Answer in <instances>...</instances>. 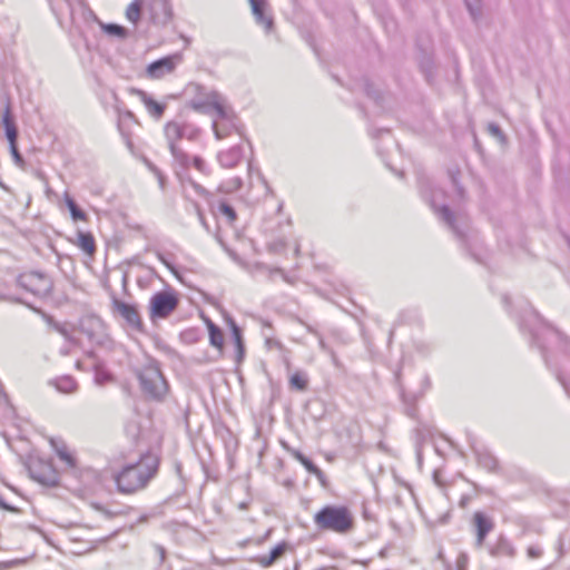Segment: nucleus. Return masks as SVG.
I'll list each match as a JSON object with an SVG mask.
<instances>
[{
	"label": "nucleus",
	"instance_id": "f257e3e1",
	"mask_svg": "<svg viewBox=\"0 0 570 570\" xmlns=\"http://www.w3.org/2000/svg\"><path fill=\"white\" fill-rule=\"evenodd\" d=\"M159 465V455L150 451L141 454L136 462L122 465L112 475L118 492L134 494L146 489L157 475Z\"/></svg>",
	"mask_w": 570,
	"mask_h": 570
},
{
	"label": "nucleus",
	"instance_id": "f03ea898",
	"mask_svg": "<svg viewBox=\"0 0 570 570\" xmlns=\"http://www.w3.org/2000/svg\"><path fill=\"white\" fill-rule=\"evenodd\" d=\"M520 328H528L532 343L538 346L548 366L550 365L548 356L550 345L561 353H568L569 338L547 323L537 311H531L525 318L520 321Z\"/></svg>",
	"mask_w": 570,
	"mask_h": 570
},
{
	"label": "nucleus",
	"instance_id": "7ed1b4c3",
	"mask_svg": "<svg viewBox=\"0 0 570 570\" xmlns=\"http://www.w3.org/2000/svg\"><path fill=\"white\" fill-rule=\"evenodd\" d=\"M165 136L174 158V170L179 179H183L184 171L190 166V157L178 147L177 141L181 139L196 141L200 136V129L187 121L171 120L165 126Z\"/></svg>",
	"mask_w": 570,
	"mask_h": 570
},
{
	"label": "nucleus",
	"instance_id": "20e7f679",
	"mask_svg": "<svg viewBox=\"0 0 570 570\" xmlns=\"http://www.w3.org/2000/svg\"><path fill=\"white\" fill-rule=\"evenodd\" d=\"M209 104L215 110L216 117L213 120V131L217 139H224L236 132L244 136V125L235 114L233 108L227 105L225 97L219 92H213L209 96Z\"/></svg>",
	"mask_w": 570,
	"mask_h": 570
},
{
	"label": "nucleus",
	"instance_id": "39448f33",
	"mask_svg": "<svg viewBox=\"0 0 570 570\" xmlns=\"http://www.w3.org/2000/svg\"><path fill=\"white\" fill-rule=\"evenodd\" d=\"M444 191L441 188H434L431 193L430 205L438 217L453 232L455 237L464 245L469 246L470 224L464 214H454L448 204H439L440 198H444Z\"/></svg>",
	"mask_w": 570,
	"mask_h": 570
},
{
	"label": "nucleus",
	"instance_id": "423d86ee",
	"mask_svg": "<svg viewBox=\"0 0 570 570\" xmlns=\"http://www.w3.org/2000/svg\"><path fill=\"white\" fill-rule=\"evenodd\" d=\"M317 529L340 534L350 533L354 528V517L345 505H325L315 515Z\"/></svg>",
	"mask_w": 570,
	"mask_h": 570
},
{
	"label": "nucleus",
	"instance_id": "0eeeda50",
	"mask_svg": "<svg viewBox=\"0 0 570 570\" xmlns=\"http://www.w3.org/2000/svg\"><path fill=\"white\" fill-rule=\"evenodd\" d=\"M141 391L155 401H163L169 385L157 364L146 365L138 374Z\"/></svg>",
	"mask_w": 570,
	"mask_h": 570
},
{
	"label": "nucleus",
	"instance_id": "6e6552de",
	"mask_svg": "<svg viewBox=\"0 0 570 570\" xmlns=\"http://www.w3.org/2000/svg\"><path fill=\"white\" fill-rule=\"evenodd\" d=\"M17 285L38 298H47L53 289L52 279L45 273L26 272L18 276Z\"/></svg>",
	"mask_w": 570,
	"mask_h": 570
},
{
	"label": "nucleus",
	"instance_id": "1a4fd4ad",
	"mask_svg": "<svg viewBox=\"0 0 570 570\" xmlns=\"http://www.w3.org/2000/svg\"><path fill=\"white\" fill-rule=\"evenodd\" d=\"M27 469L32 480L46 487L59 484V472L51 461L39 456H30L27 461Z\"/></svg>",
	"mask_w": 570,
	"mask_h": 570
},
{
	"label": "nucleus",
	"instance_id": "9d476101",
	"mask_svg": "<svg viewBox=\"0 0 570 570\" xmlns=\"http://www.w3.org/2000/svg\"><path fill=\"white\" fill-rule=\"evenodd\" d=\"M111 312L122 320V326L131 331L142 333L144 323L137 305L126 303L115 296L111 298Z\"/></svg>",
	"mask_w": 570,
	"mask_h": 570
},
{
	"label": "nucleus",
	"instance_id": "9b49d317",
	"mask_svg": "<svg viewBox=\"0 0 570 570\" xmlns=\"http://www.w3.org/2000/svg\"><path fill=\"white\" fill-rule=\"evenodd\" d=\"M178 298L175 294L169 292H158L154 294L149 302L150 318H166L178 306Z\"/></svg>",
	"mask_w": 570,
	"mask_h": 570
},
{
	"label": "nucleus",
	"instance_id": "f8f14e48",
	"mask_svg": "<svg viewBox=\"0 0 570 570\" xmlns=\"http://www.w3.org/2000/svg\"><path fill=\"white\" fill-rule=\"evenodd\" d=\"M471 531L474 534V547L481 549L485 546L488 535L494 530V519L483 511H475L470 520Z\"/></svg>",
	"mask_w": 570,
	"mask_h": 570
},
{
	"label": "nucleus",
	"instance_id": "ddd939ff",
	"mask_svg": "<svg viewBox=\"0 0 570 570\" xmlns=\"http://www.w3.org/2000/svg\"><path fill=\"white\" fill-rule=\"evenodd\" d=\"M181 60V53H174L155 60L148 65L146 70L147 76L151 79H159L165 75L171 73Z\"/></svg>",
	"mask_w": 570,
	"mask_h": 570
},
{
	"label": "nucleus",
	"instance_id": "4468645a",
	"mask_svg": "<svg viewBox=\"0 0 570 570\" xmlns=\"http://www.w3.org/2000/svg\"><path fill=\"white\" fill-rule=\"evenodd\" d=\"M488 553L495 559H513L517 556V549L512 541L503 533H500L495 541L487 546Z\"/></svg>",
	"mask_w": 570,
	"mask_h": 570
},
{
	"label": "nucleus",
	"instance_id": "2eb2a0df",
	"mask_svg": "<svg viewBox=\"0 0 570 570\" xmlns=\"http://www.w3.org/2000/svg\"><path fill=\"white\" fill-rule=\"evenodd\" d=\"M149 10L155 24L167 26L173 20L174 11L169 0H153Z\"/></svg>",
	"mask_w": 570,
	"mask_h": 570
},
{
	"label": "nucleus",
	"instance_id": "dca6fc26",
	"mask_svg": "<svg viewBox=\"0 0 570 570\" xmlns=\"http://www.w3.org/2000/svg\"><path fill=\"white\" fill-rule=\"evenodd\" d=\"M253 16L257 24L264 27L265 31L269 33L274 28V19L269 13L266 0H248Z\"/></svg>",
	"mask_w": 570,
	"mask_h": 570
},
{
	"label": "nucleus",
	"instance_id": "f3484780",
	"mask_svg": "<svg viewBox=\"0 0 570 570\" xmlns=\"http://www.w3.org/2000/svg\"><path fill=\"white\" fill-rule=\"evenodd\" d=\"M473 453L476 458L479 466L485 469L491 473L500 471L499 460L484 446H476L471 444Z\"/></svg>",
	"mask_w": 570,
	"mask_h": 570
},
{
	"label": "nucleus",
	"instance_id": "a211bd4d",
	"mask_svg": "<svg viewBox=\"0 0 570 570\" xmlns=\"http://www.w3.org/2000/svg\"><path fill=\"white\" fill-rule=\"evenodd\" d=\"M244 146L236 145L217 154V160L224 168H234L244 158Z\"/></svg>",
	"mask_w": 570,
	"mask_h": 570
},
{
	"label": "nucleus",
	"instance_id": "6ab92c4d",
	"mask_svg": "<svg viewBox=\"0 0 570 570\" xmlns=\"http://www.w3.org/2000/svg\"><path fill=\"white\" fill-rule=\"evenodd\" d=\"M131 92L140 98L146 109L156 119H160L166 110V104L156 101L151 96L141 89H131Z\"/></svg>",
	"mask_w": 570,
	"mask_h": 570
},
{
	"label": "nucleus",
	"instance_id": "aec40b11",
	"mask_svg": "<svg viewBox=\"0 0 570 570\" xmlns=\"http://www.w3.org/2000/svg\"><path fill=\"white\" fill-rule=\"evenodd\" d=\"M288 549V543L283 541L275 546L268 554H262L256 557L254 560L262 567L267 568L279 560Z\"/></svg>",
	"mask_w": 570,
	"mask_h": 570
},
{
	"label": "nucleus",
	"instance_id": "412c9836",
	"mask_svg": "<svg viewBox=\"0 0 570 570\" xmlns=\"http://www.w3.org/2000/svg\"><path fill=\"white\" fill-rule=\"evenodd\" d=\"M50 443L58 455V458L68 466V468H76L77 466V460L72 452L69 451L68 446L62 440H55L51 439Z\"/></svg>",
	"mask_w": 570,
	"mask_h": 570
},
{
	"label": "nucleus",
	"instance_id": "4be33fe9",
	"mask_svg": "<svg viewBox=\"0 0 570 570\" xmlns=\"http://www.w3.org/2000/svg\"><path fill=\"white\" fill-rule=\"evenodd\" d=\"M49 384L63 394H73L78 391V383L71 375H62L49 381Z\"/></svg>",
	"mask_w": 570,
	"mask_h": 570
},
{
	"label": "nucleus",
	"instance_id": "5701e85b",
	"mask_svg": "<svg viewBox=\"0 0 570 570\" xmlns=\"http://www.w3.org/2000/svg\"><path fill=\"white\" fill-rule=\"evenodd\" d=\"M2 122L6 129V137L9 141V145L17 144L18 139V128L14 124L13 117L11 115L10 105L7 104L3 115H2Z\"/></svg>",
	"mask_w": 570,
	"mask_h": 570
},
{
	"label": "nucleus",
	"instance_id": "b1692460",
	"mask_svg": "<svg viewBox=\"0 0 570 570\" xmlns=\"http://www.w3.org/2000/svg\"><path fill=\"white\" fill-rule=\"evenodd\" d=\"M96 22L100 27V29L109 37L118 38V39H126L129 35V31L127 28L117 24V23H106L95 17Z\"/></svg>",
	"mask_w": 570,
	"mask_h": 570
},
{
	"label": "nucleus",
	"instance_id": "393cba45",
	"mask_svg": "<svg viewBox=\"0 0 570 570\" xmlns=\"http://www.w3.org/2000/svg\"><path fill=\"white\" fill-rule=\"evenodd\" d=\"M230 323V331H232V338L236 346V361L239 363L243 361L245 356V345L243 341V334L240 327L236 324L234 320L229 321Z\"/></svg>",
	"mask_w": 570,
	"mask_h": 570
},
{
	"label": "nucleus",
	"instance_id": "a878e982",
	"mask_svg": "<svg viewBox=\"0 0 570 570\" xmlns=\"http://www.w3.org/2000/svg\"><path fill=\"white\" fill-rule=\"evenodd\" d=\"M77 238V246L80 247L85 253L89 255L95 253L96 244L94 236L90 233L78 232Z\"/></svg>",
	"mask_w": 570,
	"mask_h": 570
},
{
	"label": "nucleus",
	"instance_id": "bb28decb",
	"mask_svg": "<svg viewBox=\"0 0 570 570\" xmlns=\"http://www.w3.org/2000/svg\"><path fill=\"white\" fill-rule=\"evenodd\" d=\"M213 213L215 215L225 216L228 224H233L237 218L235 209L226 202H219L216 206H214Z\"/></svg>",
	"mask_w": 570,
	"mask_h": 570
},
{
	"label": "nucleus",
	"instance_id": "cd10ccee",
	"mask_svg": "<svg viewBox=\"0 0 570 570\" xmlns=\"http://www.w3.org/2000/svg\"><path fill=\"white\" fill-rule=\"evenodd\" d=\"M208 332L210 344L217 348H222L224 345V334L222 330L212 321H208Z\"/></svg>",
	"mask_w": 570,
	"mask_h": 570
},
{
	"label": "nucleus",
	"instance_id": "c85d7f7f",
	"mask_svg": "<svg viewBox=\"0 0 570 570\" xmlns=\"http://www.w3.org/2000/svg\"><path fill=\"white\" fill-rule=\"evenodd\" d=\"M289 386L297 391H305L308 386V377L305 372L297 371L289 377Z\"/></svg>",
	"mask_w": 570,
	"mask_h": 570
},
{
	"label": "nucleus",
	"instance_id": "c756f323",
	"mask_svg": "<svg viewBox=\"0 0 570 570\" xmlns=\"http://www.w3.org/2000/svg\"><path fill=\"white\" fill-rule=\"evenodd\" d=\"M66 205L70 212L71 218L77 220H87V214L77 205V203L66 194L65 197Z\"/></svg>",
	"mask_w": 570,
	"mask_h": 570
},
{
	"label": "nucleus",
	"instance_id": "7c9ffc66",
	"mask_svg": "<svg viewBox=\"0 0 570 570\" xmlns=\"http://www.w3.org/2000/svg\"><path fill=\"white\" fill-rule=\"evenodd\" d=\"M95 372V383L97 385H105L106 383L112 380V375L109 371H107L102 365L96 364L94 367Z\"/></svg>",
	"mask_w": 570,
	"mask_h": 570
},
{
	"label": "nucleus",
	"instance_id": "2f4dec72",
	"mask_svg": "<svg viewBox=\"0 0 570 570\" xmlns=\"http://www.w3.org/2000/svg\"><path fill=\"white\" fill-rule=\"evenodd\" d=\"M242 179L239 177H234L227 181H224L219 185V191L224 194H229L238 190L242 187Z\"/></svg>",
	"mask_w": 570,
	"mask_h": 570
},
{
	"label": "nucleus",
	"instance_id": "473e14b6",
	"mask_svg": "<svg viewBox=\"0 0 570 570\" xmlns=\"http://www.w3.org/2000/svg\"><path fill=\"white\" fill-rule=\"evenodd\" d=\"M140 11H141V1L135 0L131 2L127 10H126V17L129 21L136 23L140 18Z\"/></svg>",
	"mask_w": 570,
	"mask_h": 570
},
{
	"label": "nucleus",
	"instance_id": "72a5a7b5",
	"mask_svg": "<svg viewBox=\"0 0 570 570\" xmlns=\"http://www.w3.org/2000/svg\"><path fill=\"white\" fill-rule=\"evenodd\" d=\"M420 68L429 82H432L433 78V60L430 56H424L420 61Z\"/></svg>",
	"mask_w": 570,
	"mask_h": 570
},
{
	"label": "nucleus",
	"instance_id": "f704fd0d",
	"mask_svg": "<svg viewBox=\"0 0 570 570\" xmlns=\"http://www.w3.org/2000/svg\"><path fill=\"white\" fill-rule=\"evenodd\" d=\"M214 92H216L214 90ZM213 94V91L208 92L205 100H202V99H194L190 101V106L194 110L196 111H200V112H204V114H207L209 112V108L213 109V106L212 104H209V96Z\"/></svg>",
	"mask_w": 570,
	"mask_h": 570
},
{
	"label": "nucleus",
	"instance_id": "c9c22d12",
	"mask_svg": "<svg viewBox=\"0 0 570 570\" xmlns=\"http://www.w3.org/2000/svg\"><path fill=\"white\" fill-rule=\"evenodd\" d=\"M465 6L473 21H478L482 16L481 0H464Z\"/></svg>",
	"mask_w": 570,
	"mask_h": 570
},
{
	"label": "nucleus",
	"instance_id": "e433bc0d",
	"mask_svg": "<svg viewBox=\"0 0 570 570\" xmlns=\"http://www.w3.org/2000/svg\"><path fill=\"white\" fill-rule=\"evenodd\" d=\"M154 550L158 560V567L156 570H170L169 567L165 566V561L167 559V551L160 544H154Z\"/></svg>",
	"mask_w": 570,
	"mask_h": 570
},
{
	"label": "nucleus",
	"instance_id": "4c0bfd02",
	"mask_svg": "<svg viewBox=\"0 0 570 570\" xmlns=\"http://www.w3.org/2000/svg\"><path fill=\"white\" fill-rule=\"evenodd\" d=\"M363 87H364V91L367 95V97H370L377 104L381 102V100H382L381 91L379 89L374 88L373 83H371L368 80H364Z\"/></svg>",
	"mask_w": 570,
	"mask_h": 570
},
{
	"label": "nucleus",
	"instance_id": "58836bf2",
	"mask_svg": "<svg viewBox=\"0 0 570 570\" xmlns=\"http://www.w3.org/2000/svg\"><path fill=\"white\" fill-rule=\"evenodd\" d=\"M450 178L453 185V188L455 190L456 197L459 202H463L465 198V190L464 188L459 184L458 175L453 171H450Z\"/></svg>",
	"mask_w": 570,
	"mask_h": 570
},
{
	"label": "nucleus",
	"instance_id": "ea45409f",
	"mask_svg": "<svg viewBox=\"0 0 570 570\" xmlns=\"http://www.w3.org/2000/svg\"><path fill=\"white\" fill-rule=\"evenodd\" d=\"M302 464L309 473L314 474L315 476H324V472L308 458H306Z\"/></svg>",
	"mask_w": 570,
	"mask_h": 570
},
{
	"label": "nucleus",
	"instance_id": "a19ab883",
	"mask_svg": "<svg viewBox=\"0 0 570 570\" xmlns=\"http://www.w3.org/2000/svg\"><path fill=\"white\" fill-rule=\"evenodd\" d=\"M82 331L88 335L89 340L97 345H104L107 341V336L104 333L95 334L85 327Z\"/></svg>",
	"mask_w": 570,
	"mask_h": 570
},
{
	"label": "nucleus",
	"instance_id": "79ce46f5",
	"mask_svg": "<svg viewBox=\"0 0 570 570\" xmlns=\"http://www.w3.org/2000/svg\"><path fill=\"white\" fill-rule=\"evenodd\" d=\"M193 165H194V167H195L198 171H200V173H203V174H205V175H208V174H209L208 166L206 165L205 160H204L202 157H199V156H195V157L193 158Z\"/></svg>",
	"mask_w": 570,
	"mask_h": 570
},
{
	"label": "nucleus",
	"instance_id": "37998d69",
	"mask_svg": "<svg viewBox=\"0 0 570 570\" xmlns=\"http://www.w3.org/2000/svg\"><path fill=\"white\" fill-rule=\"evenodd\" d=\"M488 130L492 136L499 138L501 141L505 139V136L499 125L490 122L488 125Z\"/></svg>",
	"mask_w": 570,
	"mask_h": 570
},
{
	"label": "nucleus",
	"instance_id": "c03bdc74",
	"mask_svg": "<svg viewBox=\"0 0 570 570\" xmlns=\"http://www.w3.org/2000/svg\"><path fill=\"white\" fill-rule=\"evenodd\" d=\"M10 153L12 155V158H13L16 165L21 166L24 163L23 157L20 154L17 144L10 145Z\"/></svg>",
	"mask_w": 570,
	"mask_h": 570
},
{
	"label": "nucleus",
	"instance_id": "a18cd8bd",
	"mask_svg": "<svg viewBox=\"0 0 570 570\" xmlns=\"http://www.w3.org/2000/svg\"><path fill=\"white\" fill-rule=\"evenodd\" d=\"M92 508L100 512L106 519H112L116 517V513L110 511L109 509L105 508L104 505L101 504H98V503H94L92 504Z\"/></svg>",
	"mask_w": 570,
	"mask_h": 570
},
{
	"label": "nucleus",
	"instance_id": "49530a36",
	"mask_svg": "<svg viewBox=\"0 0 570 570\" xmlns=\"http://www.w3.org/2000/svg\"><path fill=\"white\" fill-rule=\"evenodd\" d=\"M118 128H119V131H120V134H121V136H122V138H124L125 142H126V146H127L130 150H132V148H134V144H132V140H131V138H130L129 134H127V132L124 130V128H122V126H121V124H120V122L118 124Z\"/></svg>",
	"mask_w": 570,
	"mask_h": 570
},
{
	"label": "nucleus",
	"instance_id": "de8ad7c7",
	"mask_svg": "<svg viewBox=\"0 0 570 570\" xmlns=\"http://www.w3.org/2000/svg\"><path fill=\"white\" fill-rule=\"evenodd\" d=\"M527 552H528V556H529L530 558H533V559H534V558H539V557H541V554H542V550H541V548H540V547H537V546H531V547H529V548H528V550H527Z\"/></svg>",
	"mask_w": 570,
	"mask_h": 570
},
{
	"label": "nucleus",
	"instance_id": "09e8293b",
	"mask_svg": "<svg viewBox=\"0 0 570 570\" xmlns=\"http://www.w3.org/2000/svg\"><path fill=\"white\" fill-rule=\"evenodd\" d=\"M287 450L301 463L306 459V456L298 450H294V449H287Z\"/></svg>",
	"mask_w": 570,
	"mask_h": 570
},
{
	"label": "nucleus",
	"instance_id": "8fccbe9b",
	"mask_svg": "<svg viewBox=\"0 0 570 570\" xmlns=\"http://www.w3.org/2000/svg\"><path fill=\"white\" fill-rule=\"evenodd\" d=\"M558 381L561 383V385L563 386L566 393L569 395L570 397V382L567 381L563 376H561L560 374L558 375Z\"/></svg>",
	"mask_w": 570,
	"mask_h": 570
},
{
	"label": "nucleus",
	"instance_id": "3c124183",
	"mask_svg": "<svg viewBox=\"0 0 570 570\" xmlns=\"http://www.w3.org/2000/svg\"><path fill=\"white\" fill-rule=\"evenodd\" d=\"M155 176L157 177L158 179V183H159V186L161 189H165L166 187V177L165 175L161 173V170L158 171V174H155Z\"/></svg>",
	"mask_w": 570,
	"mask_h": 570
},
{
	"label": "nucleus",
	"instance_id": "603ef678",
	"mask_svg": "<svg viewBox=\"0 0 570 570\" xmlns=\"http://www.w3.org/2000/svg\"><path fill=\"white\" fill-rule=\"evenodd\" d=\"M145 164L146 166L148 167V169L155 175V174H158V171L160 170L156 165H154L150 160L148 159H145Z\"/></svg>",
	"mask_w": 570,
	"mask_h": 570
},
{
	"label": "nucleus",
	"instance_id": "864d4df0",
	"mask_svg": "<svg viewBox=\"0 0 570 570\" xmlns=\"http://www.w3.org/2000/svg\"><path fill=\"white\" fill-rule=\"evenodd\" d=\"M189 181H190L191 186L195 188V190L197 191V194L204 195L206 193L205 188H203L200 185L196 184L191 179H189Z\"/></svg>",
	"mask_w": 570,
	"mask_h": 570
},
{
	"label": "nucleus",
	"instance_id": "5fc2aeb1",
	"mask_svg": "<svg viewBox=\"0 0 570 570\" xmlns=\"http://www.w3.org/2000/svg\"><path fill=\"white\" fill-rule=\"evenodd\" d=\"M406 414L411 417H414L415 414H416V407L414 406V404H410L407 405L406 407Z\"/></svg>",
	"mask_w": 570,
	"mask_h": 570
},
{
	"label": "nucleus",
	"instance_id": "6e6d98bb",
	"mask_svg": "<svg viewBox=\"0 0 570 570\" xmlns=\"http://www.w3.org/2000/svg\"><path fill=\"white\" fill-rule=\"evenodd\" d=\"M198 217H199V222L200 224L206 228L207 232H210L209 229V226L205 219V216L203 215V213L198 212Z\"/></svg>",
	"mask_w": 570,
	"mask_h": 570
},
{
	"label": "nucleus",
	"instance_id": "4d7b16f0",
	"mask_svg": "<svg viewBox=\"0 0 570 570\" xmlns=\"http://www.w3.org/2000/svg\"><path fill=\"white\" fill-rule=\"evenodd\" d=\"M266 344H267L269 347H273V346H276V347H278V348H282V347H283V346H282V344H281L279 342H277V341H273V340H271V338H268V340L266 341Z\"/></svg>",
	"mask_w": 570,
	"mask_h": 570
},
{
	"label": "nucleus",
	"instance_id": "13d9d810",
	"mask_svg": "<svg viewBox=\"0 0 570 570\" xmlns=\"http://www.w3.org/2000/svg\"><path fill=\"white\" fill-rule=\"evenodd\" d=\"M60 354L63 355V356L69 355L70 354V348L68 346L61 347Z\"/></svg>",
	"mask_w": 570,
	"mask_h": 570
},
{
	"label": "nucleus",
	"instance_id": "bf43d9fd",
	"mask_svg": "<svg viewBox=\"0 0 570 570\" xmlns=\"http://www.w3.org/2000/svg\"><path fill=\"white\" fill-rule=\"evenodd\" d=\"M466 557L465 556H462L459 558L458 560V566L461 568L464 563H466Z\"/></svg>",
	"mask_w": 570,
	"mask_h": 570
},
{
	"label": "nucleus",
	"instance_id": "052dcab7",
	"mask_svg": "<svg viewBox=\"0 0 570 570\" xmlns=\"http://www.w3.org/2000/svg\"><path fill=\"white\" fill-rule=\"evenodd\" d=\"M423 383H424L425 389H429L431 386V381L428 375L424 376Z\"/></svg>",
	"mask_w": 570,
	"mask_h": 570
},
{
	"label": "nucleus",
	"instance_id": "680f3d73",
	"mask_svg": "<svg viewBox=\"0 0 570 570\" xmlns=\"http://www.w3.org/2000/svg\"><path fill=\"white\" fill-rule=\"evenodd\" d=\"M3 510L11 511V512H17L18 511L17 508L10 505L9 503H7V508H4Z\"/></svg>",
	"mask_w": 570,
	"mask_h": 570
},
{
	"label": "nucleus",
	"instance_id": "e2e57ef3",
	"mask_svg": "<svg viewBox=\"0 0 570 570\" xmlns=\"http://www.w3.org/2000/svg\"><path fill=\"white\" fill-rule=\"evenodd\" d=\"M124 116H125V117H127V118H129V119H135V115H134L131 111H129V110H127V111L124 114Z\"/></svg>",
	"mask_w": 570,
	"mask_h": 570
},
{
	"label": "nucleus",
	"instance_id": "0e129e2a",
	"mask_svg": "<svg viewBox=\"0 0 570 570\" xmlns=\"http://www.w3.org/2000/svg\"><path fill=\"white\" fill-rule=\"evenodd\" d=\"M238 508L240 510H246L248 508V503L247 502H242V503L238 504Z\"/></svg>",
	"mask_w": 570,
	"mask_h": 570
},
{
	"label": "nucleus",
	"instance_id": "69168bd1",
	"mask_svg": "<svg viewBox=\"0 0 570 570\" xmlns=\"http://www.w3.org/2000/svg\"><path fill=\"white\" fill-rule=\"evenodd\" d=\"M386 554H387V551H386V549H385V548H384V549H382V550L379 552V556H380L381 558H385V557H386Z\"/></svg>",
	"mask_w": 570,
	"mask_h": 570
},
{
	"label": "nucleus",
	"instance_id": "338daca9",
	"mask_svg": "<svg viewBox=\"0 0 570 570\" xmlns=\"http://www.w3.org/2000/svg\"><path fill=\"white\" fill-rule=\"evenodd\" d=\"M502 302H503L505 305H508V304L510 303V298H509V296H508V295H503V296H502Z\"/></svg>",
	"mask_w": 570,
	"mask_h": 570
},
{
	"label": "nucleus",
	"instance_id": "774afa93",
	"mask_svg": "<svg viewBox=\"0 0 570 570\" xmlns=\"http://www.w3.org/2000/svg\"><path fill=\"white\" fill-rule=\"evenodd\" d=\"M0 508L4 509L7 508V502L0 497Z\"/></svg>",
	"mask_w": 570,
	"mask_h": 570
}]
</instances>
